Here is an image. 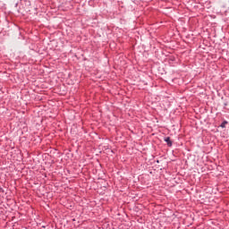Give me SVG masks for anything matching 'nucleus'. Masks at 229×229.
I'll list each match as a JSON object with an SVG mask.
<instances>
[{"mask_svg": "<svg viewBox=\"0 0 229 229\" xmlns=\"http://www.w3.org/2000/svg\"><path fill=\"white\" fill-rule=\"evenodd\" d=\"M165 142H166V144L169 148H171V146H173V141H171V138H169V137L165 138Z\"/></svg>", "mask_w": 229, "mask_h": 229, "instance_id": "f257e3e1", "label": "nucleus"}, {"mask_svg": "<svg viewBox=\"0 0 229 229\" xmlns=\"http://www.w3.org/2000/svg\"><path fill=\"white\" fill-rule=\"evenodd\" d=\"M0 191H1L2 192H4V191H3V188H0Z\"/></svg>", "mask_w": 229, "mask_h": 229, "instance_id": "7ed1b4c3", "label": "nucleus"}, {"mask_svg": "<svg viewBox=\"0 0 229 229\" xmlns=\"http://www.w3.org/2000/svg\"><path fill=\"white\" fill-rule=\"evenodd\" d=\"M226 124H228V121H224V122L220 124V128H226Z\"/></svg>", "mask_w": 229, "mask_h": 229, "instance_id": "f03ea898", "label": "nucleus"}]
</instances>
